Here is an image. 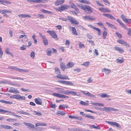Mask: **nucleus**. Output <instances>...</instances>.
I'll use <instances>...</instances> for the list:
<instances>
[{"label": "nucleus", "mask_w": 131, "mask_h": 131, "mask_svg": "<svg viewBox=\"0 0 131 131\" xmlns=\"http://www.w3.org/2000/svg\"><path fill=\"white\" fill-rule=\"evenodd\" d=\"M81 92L83 94H84L88 96L92 97H95V95L91 94L90 93L88 92L87 91H81Z\"/></svg>", "instance_id": "nucleus-14"}, {"label": "nucleus", "mask_w": 131, "mask_h": 131, "mask_svg": "<svg viewBox=\"0 0 131 131\" xmlns=\"http://www.w3.org/2000/svg\"><path fill=\"white\" fill-rule=\"evenodd\" d=\"M106 122L113 126H115L119 128L121 127L120 125L116 122L107 121H106Z\"/></svg>", "instance_id": "nucleus-8"}, {"label": "nucleus", "mask_w": 131, "mask_h": 131, "mask_svg": "<svg viewBox=\"0 0 131 131\" xmlns=\"http://www.w3.org/2000/svg\"><path fill=\"white\" fill-rule=\"evenodd\" d=\"M106 23L107 25L110 27L111 28H115L116 29H117L113 25L108 22H106Z\"/></svg>", "instance_id": "nucleus-41"}, {"label": "nucleus", "mask_w": 131, "mask_h": 131, "mask_svg": "<svg viewBox=\"0 0 131 131\" xmlns=\"http://www.w3.org/2000/svg\"><path fill=\"white\" fill-rule=\"evenodd\" d=\"M121 17L122 20L125 23L127 22V19L126 18V17L125 16L123 15H121Z\"/></svg>", "instance_id": "nucleus-40"}, {"label": "nucleus", "mask_w": 131, "mask_h": 131, "mask_svg": "<svg viewBox=\"0 0 131 131\" xmlns=\"http://www.w3.org/2000/svg\"><path fill=\"white\" fill-rule=\"evenodd\" d=\"M111 108V107H104V108L102 109V110L106 112H110Z\"/></svg>", "instance_id": "nucleus-24"}, {"label": "nucleus", "mask_w": 131, "mask_h": 131, "mask_svg": "<svg viewBox=\"0 0 131 131\" xmlns=\"http://www.w3.org/2000/svg\"><path fill=\"white\" fill-rule=\"evenodd\" d=\"M35 52L34 51H32L30 54V56L32 59H34L35 57Z\"/></svg>", "instance_id": "nucleus-47"}, {"label": "nucleus", "mask_w": 131, "mask_h": 131, "mask_svg": "<svg viewBox=\"0 0 131 131\" xmlns=\"http://www.w3.org/2000/svg\"><path fill=\"white\" fill-rule=\"evenodd\" d=\"M99 95H100L101 97H102L108 98L110 97V96L109 95L106 94H99Z\"/></svg>", "instance_id": "nucleus-35"}, {"label": "nucleus", "mask_w": 131, "mask_h": 131, "mask_svg": "<svg viewBox=\"0 0 131 131\" xmlns=\"http://www.w3.org/2000/svg\"><path fill=\"white\" fill-rule=\"evenodd\" d=\"M45 16L44 15L40 14H38L37 15V17L38 18L42 19L44 18Z\"/></svg>", "instance_id": "nucleus-48"}, {"label": "nucleus", "mask_w": 131, "mask_h": 131, "mask_svg": "<svg viewBox=\"0 0 131 131\" xmlns=\"http://www.w3.org/2000/svg\"><path fill=\"white\" fill-rule=\"evenodd\" d=\"M8 78H11L13 79H20L22 80H23V79H22L21 78L18 77H14L12 76H9Z\"/></svg>", "instance_id": "nucleus-45"}, {"label": "nucleus", "mask_w": 131, "mask_h": 131, "mask_svg": "<svg viewBox=\"0 0 131 131\" xmlns=\"http://www.w3.org/2000/svg\"><path fill=\"white\" fill-rule=\"evenodd\" d=\"M84 20H95V19L93 17L90 16H86L83 17Z\"/></svg>", "instance_id": "nucleus-13"}, {"label": "nucleus", "mask_w": 131, "mask_h": 131, "mask_svg": "<svg viewBox=\"0 0 131 131\" xmlns=\"http://www.w3.org/2000/svg\"><path fill=\"white\" fill-rule=\"evenodd\" d=\"M64 108V105H60L59 107V109L63 110V108Z\"/></svg>", "instance_id": "nucleus-64"}, {"label": "nucleus", "mask_w": 131, "mask_h": 131, "mask_svg": "<svg viewBox=\"0 0 131 131\" xmlns=\"http://www.w3.org/2000/svg\"><path fill=\"white\" fill-rule=\"evenodd\" d=\"M55 72H57V73H59L60 74H61L60 71L59 69H58L57 68H55Z\"/></svg>", "instance_id": "nucleus-62"}, {"label": "nucleus", "mask_w": 131, "mask_h": 131, "mask_svg": "<svg viewBox=\"0 0 131 131\" xmlns=\"http://www.w3.org/2000/svg\"><path fill=\"white\" fill-rule=\"evenodd\" d=\"M6 120L9 121V122H13L15 120L16 121L17 119H14L12 118H8L6 119Z\"/></svg>", "instance_id": "nucleus-49"}, {"label": "nucleus", "mask_w": 131, "mask_h": 131, "mask_svg": "<svg viewBox=\"0 0 131 131\" xmlns=\"http://www.w3.org/2000/svg\"><path fill=\"white\" fill-rule=\"evenodd\" d=\"M95 30L98 31V35L99 36H100L101 33L100 30L99 28H97Z\"/></svg>", "instance_id": "nucleus-60"}, {"label": "nucleus", "mask_w": 131, "mask_h": 131, "mask_svg": "<svg viewBox=\"0 0 131 131\" xmlns=\"http://www.w3.org/2000/svg\"><path fill=\"white\" fill-rule=\"evenodd\" d=\"M9 49L7 48H6L5 49V52L7 54H8L10 55L12 57H13V55L12 53L9 51Z\"/></svg>", "instance_id": "nucleus-38"}, {"label": "nucleus", "mask_w": 131, "mask_h": 131, "mask_svg": "<svg viewBox=\"0 0 131 131\" xmlns=\"http://www.w3.org/2000/svg\"><path fill=\"white\" fill-rule=\"evenodd\" d=\"M78 1L81 3L86 4H90V2L87 0H78Z\"/></svg>", "instance_id": "nucleus-28"}, {"label": "nucleus", "mask_w": 131, "mask_h": 131, "mask_svg": "<svg viewBox=\"0 0 131 131\" xmlns=\"http://www.w3.org/2000/svg\"><path fill=\"white\" fill-rule=\"evenodd\" d=\"M124 29H125L126 30H128V32L127 33L128 35H129L130 36L131 34V28H127L126 26V28H124Z\"/></svg>", "instance_id": "nucleus-36"}, {"label": "nucleus", "mask_w": 131, "mask_h": 131, "mask_svg": "<svg viewBox=\"0 0 131 131\" xmlns=\"http://www.w3.org/2000/svg\"><path fill=\"white\" fill-rule=\"evenodd\" d=\"M74 65V63L72 62H68L67 64V69H69L72 67Z\"/></svg>", "instance_id": "nucleus-21"}, {"label": "nucleus", "mask_w": 131, "mask_h": 131, "mask_svg": "<svg viewBox=\"0 0 131 131\" xmlns=\"http://www.w3.org/2000/svg\"><path fill=\"white\" fill-rule=\"evenodd\" d=\"M89 127L91 128H95V129H100V127H98L97 126H96L94 125H91Z\"/></svg>", "instance_id": "nucleus-39"}, {"label": "nucleus", "mask_w": 131, "mask_h": 131, "mask_svg": "<svg viewBox=\"0 0 131 131\" xmlns=\"http://www.w3.org/2000/svg\"><path fill=\"white\" fill-rule=\"evenodd\" d=\"M67 85H73V84L72 82L69 81H66L65 84Z\"/></svg>", "instance_id": "nucleus-51"}, {"label": "nucleus", "mask_w": 131, "mask_h": 131, "mask_svg": "<svg viewBox=\"0 0 131 131\" xmlns=\"http://www.w3.org/2000/svg\"><path fill=\"white\" fill-rule=\"evenodd\" d=\"M52 95L57 97L60 98H68V96L65 95H64L56 93H53L52 94Z\"/></svg>", "instance_id": "nucleus-11"}, {"label": "nucleus", "mask_w": 131, "mask_h": 131, "mask_svg": "<svg viewBox=\"0 0 131 131\" xmlns=\"http://www.w3.org/2000/svg\"><path fill=\"white\" fill-rule=\"evenodd\" d=\"M67 17L71 24L75 25L79 24V23L76 20H75L73 17L70 16H67Z\"/></svg>", "instance_id": "nucleus-5"}, {"label": "nucleus", "mask_w": 131, "mask_h": 131, "mask_svg": "<svg viewBox=\"0 0 131 131\" xmlns=\"http://www.w3.org/2000/svg\"><path fill=\"white\" fill-rule=\"evenodd\" d=\"M69 4L70 5L72 8L74 9L77 12L79 13V9L77 7L74 3H72L71 1H70L69 2Z\"/></svg>", "instance_id": "nucleus-10"}, {"label": "nucleus", "mask_w": 131, "mask_h": 131, "mask_svg": "<svg viewBox=\"0 0 131 131\" xmlns=\"http://www.w3.org/2000/svg\"><path fill=\"white\" fill-rule=\"evenodd\" d=\"M77 5L84 10H87L88 11L90 12V13L93 12V9L90 6L87 5H83L81 4H78Z\"/></svg>", "instance_id": "nucleus-1"}, {"label": "nucleus", "mask_w": 131, "mask_h": 131, "mask_svg": "<svg viewBox=\"0 0 131 131\" xmlns=\"http://www.w3.org/2000/svg\"><path fill=\"white\" fill-rule=\"evenodd\" d=\"M71 119H78L79 118V117L74 116H72L71 115H69L68 116Z\"/></svg>", "instance_id": "nucleus-50"}, {"label": "nucleus", "mask_w": 131, "mask_h": 131, "mask_svg": "<svg viewBox=\"0 0 131 131\" xmlns=\"http://www.w3.org/2000/svg\"><path fill=\"white\" fill-rule=\"evenodd\" d=\"M50 107L52 108H54L56 107V105L55 104H53L52 102H51L50 103Z\"/></svg>", "instance_id": "nucleus-56"}, {"label": "nucleus", "mask_w": 131, "mask_h": 131, "mask_svg": "<svg viewBox=\"0 0 131 131\" xmlns=\"http://www.w3.org/2000/svg\"><path fill=\"white\" fill-rule=\"evenodd\" d=\"M90 64V62L89 61L85 62L83 63L82 65L86 67H88Z\"/></svg>", "instance_id": "nucleus-42"}, {"label": "nucleus", "mask_w": 131, "mask_h": 131, "mask_svg": "<svg viewBox=\"0 0 131 131\" xmlns=\"http://www.w3.org/2000/svg\"><path fill=\"white\" fill-rule=\"evenodd\" d=\"M9 68L10 69H13L16 71L20 72L26 73L28 72H29V71L28 70H24L22 69H20L19 68H17L16 67L10 66L9 67Z\"/></svg>", "instance_id": "nucleus-3"}, {"label": "nucleus", "mask_w": 131, "mask_h": 131, "mask_svg": "<svg viewBox=\"0 0 131 131\" xmlns=\"http://www.w3.org/2000/svg\"><path fill=\"white\" fill-rule=\"evenodd\" d=\"M80 104L84 105H88L89 104L88 103L84 102L82 101H81Z\"/></svg>", "instance_id": "nucleus-52"}, {"label": "nucleus", "mask_w": 131, "mask_h": 131, "mask_svg": "<svg viewBox=\"0 0 131 131\" xmlns=\"http://www.w3.org/2000/svg\"><path fill=\"white\" fill-rule=\"evenodd\" d=\"M13 128V127L10 126L6 125H5V129H12Z\"/></svg>", "instance_id": "nucleus-63"}, {"label": "nucleus", "mask_w": 131, "mask_h": 131, "mask_svg": "<svg viewBox=\"0 0 131 131\" xmlns=\"http://www.w3.org/2000/svg\"><path fill=\"white\" fill-rule=\"evenodd\" d=\"M72 34L74 35H78V34L77 31V30L75 28V27H72Z\"/></svg>", "instance_id": "nucleus-27"}, {"label": "nucleus", "mask_w": 131, "mask_h": 131, "mask_svg": "<svg viewBox=\"0 0 131 131\" xmlns=\"http://www.w3.org/2000/svg\"><path fill=\"white\" fill-rule=\"evenodd\" d=\"M79 47L80 48H82L83 47H85L84 45V44H82L80 42H79Z\"/></svg>", "instance_id": "nucleus-53"}, {"label": "nucleus", "mask_w": 131, "mask_h": 131, "mask_svg": "<svg viewBox=\"0 0 131 131\" xmlns=\"http://www.w3.org/2000/svg\"><path fill=\"white\" fill-rule=\"evenodd\" d=\"M10 98H14L17 100H25V97L24 96H21L19 94L13 95L10 97Z\"/></svg>", "instance_id": "nucleus-2"}, {"label": "nucleus", "mask_w": 131, "mask_h": 131, "mask_svg": "<svg viewBox=\"0 0 131 131\" xmlns=\"http://www.w3.org/2000/svg\"><path fill=\"white\" fill-rule=\"evenodd\" d=\"M24 37V38L27 39L28 40V38L27 36L26 35H20L19 37V39H21Z\"/></svg>", "instance_id": "nucleus-44"}, {"label": "nucleus", "mask_w": 131, "mask_h": 131, "mask_svg": "<svg viewBox=\"0 0 131 131\" xmlns=\"http://www.w3.org/2000/svg\"><path fill=\"white\" fill-rule=\"evenodd\" d=\"M117 21L120 24L122 27L124 28H126V25L123 23L119 19H117Z\"/></svg>", "instance_id": "nucleus-34"}, {"label": "nucleus", "mask_w": 131, "mask_h": 131, "mask_svg": "<svg viewBox=\"0 0 131 131\" xmlns=\"http://www.w3.org/2000/svg\"><path fill=\"white\" fill-rule=\"evenodd\" d=\"M23 123L25 125L31 128H34L35 127L34 125L32 123L26 122H24Z\"/></svg>", "instance_id": "nucleus-23"}, {"label": "nucleus", "mask_w": 131, "mask_h": 131, "mask_svg": "<svg viewBox=\"0 0 131 131\" xmlns=\"http://www.w3.org/2000/svg\"><path fill=\"white\" fill-rule=\"evenodd\" d=\"M64 0H57L55 2V4L56 6H58L64 3Z\"/></svg>", "instance_id": "nucleus-20"}, {"label": "nucleus", "mask_w": 131, "mask_h": 131, "mask_svg": "<svg viewBox=\"0 0 131 131\" xmlns=\"http://www.w3.org/2000/svg\"><path fill=\"white\" fill-rule=\"evenodd\" d=\"M35 103L37 104L41 105L42 104L41 99L39 98H35Z\"/></svg>", "instance_id": "nucleus-17"}, {"label": "nucleus", "mask_w": 131, "mask_h": 131, "mask_svg": "<svg viewBox=\"0 0 131 131\" xmlns=\"http://www.w3.org/2000/svg\"><path fill=\"white\" fill-rule=\"evenodd\" d=\"M60 66L61 69L63 71H64L65 69H67V66L66 65L65 66V64L63 62H61L60 63Z\"/></svg>", "instance_id": "nucleus-22"}, {"label": "nucleus", "mask_w": 131, "mask_h": 131, "mask_svg": "<svg viewBox=\"0 0 131 131\" xmlns=\"http://www.w3.org/2000/svg\"><path fill=\"white\" fill-rule=\"evenodd\" d=\"M95 2L97 3V4L98 5L100 6H101L103 7L104 5L101 3L99 1H95Z\"/></svg>", "instance_id": "nucleus-59"}, {"label": "nucleus", "mask_w": 131, "mask_h": 131, "mask_svg": "<svg viewBox=\"0 0 131 131\" xmlns=\"http://www.w3.org/2000/svg\"><path fill=\"white\" fill-rule=\"evenodd\" d=\"M117 42L118 43L124 45L127 47H129L130 45L126 42L125 41L123 40H118Z\"/></svg>", "instance_id": "nucleus-9"}, {"label": "nucleus", "mask_w": 131, "mask_h": 131, "mask_svg": "<svg viewBox=\"0 0 131 131\" xmlns=\"http://www.w3.org/2000/svg\"><path fill=\"white\" fill-rule=\"evenodd\" d=\"M43 41L44 45H47L48 44V41L45 36H42Z\"/></svg>", "instance_id": "nucleus-30"}, {"label": "nucleus", "mask_w": 131, "mask_h": 131, "mask_svg": "<svg viewBox=\"0 0 131 131\" xmlns=\"http://www.w3.org/2000/svg\"><path fill=\"white\" fill-rule=\"evenodd\" d=\"M3 52L2 50V49L0 46V58H1L3 54Z\"/></svg>", "instance_id": "nucleus-57"}, {"label": "nucleus", "mask_w": 131, "mask_h": 131, "mask_svg": "<svg viewBox=\"0 0 131 131\" xmlns=\"http://www.w3.org/2000/svg\"><path fill=\"white\" fill-rule=\"evenodd\" d=\"M33 114L35 115H37L38 116H41L42 114L39 112L34 111H32Z\"/></svg>", "instance_id": "nucleus-29"}, {"label": "nucleus", "mask_w": 131, "mask_h": 131, "mask_svg": "<svg viewBox=\"0 0 131 131\" xmlns=\"http://www.w3.org/2000/svg\"><path fill=\"white\" fill-rule=\"evenodd\" d=\"M85 116L86 117L92 119H95V117H94L93 116L90 115H85Z\"/></svg>", "instance_id": "nucleus-37"}, {"label": "nucleus", "mask_w": 131, "mask_h": 131, "mask_svg": "<svg viewBox=\"0 0 131 131\" xmlns=\"http://www.w3.org/2000/svg\"><path fill=\"white\" fill-rule=\"evenodd\" d=\"M36 127L38 126H47V124L42 123H38L35 124Z\"/></svg>", "instance_id": "nucleus-31"}, {"label": "nucleus", "mask_w": 131, "mask_h": 131, "mask_svg": "<svg viewBox=\"0 0 131 131\" xmlns=\"http://www.w3.org/2000/svg\"><path fill=\"white\" fill-rule=\"evenodd\" d=\"M46 53L48 56H50L51 55L52 52L50 49H48L46 50Z\"/></svg>", "instance_id": "nucleus-46"}, {"label": "nucleus", "mask_w": 131, "mask_h": 131, "mask_svg": "<svg viewBox=\"0 0 131 131\" xmlns=\"http://www.w3.org/2000/svg\"><path fill=\"white\" fill-rule=\"evenodd\" d=\"M0 2L3 5H10L12 3L6 0H0Z\"/></svg>", "instance_id": "nucleus-15"}, {"label": "nucleus", "mask_w": 131, "mask_h": 131, "mask_svg": "<svg viewBox=\"0 0 131 131\" xmlns=\"http://www.w3.org/2000/svg\"><path fill=\"white\" fill-rule=\"evenodd\" d=\"M107 34V32L105 30L103 31V38L104 39H105Z\"/></svg>", "instance_id": "nucleus-43"}, {"label": "nucleus", "mask_w": 131, "mask_h": 131, "mask_svg": "<svg viewBox=\"0 0 131 131\" xmlns=\"http://www.w3.org/2000/svg\"><path fill=\"white\" fill-rule=\"evenodd\" d=\"M99 10L101 12L103 13H109L110 12V10L107 8L100 7L99 8Z\"/></svg>", "instance_id": "nucleus-12"}, {"label": "nucleus", "mask_w": 131, "mask_h": 131, "mask_svg": "<svg viewBox=\"0 0 131 131\" xmlns=\"http://www.w3.org/2000/svg\"><path fill=\"white\" fill-rule=\"evenodd\" d=\"M47 32L54 39H58L57 38L58 37L57 35L56 34V33L54 31L49 30L47 31Z\"/></svg>", "instance_id": "nucleus-4"}, {"label": "nucleus", "mask_w": 131, "mask_h": 131, "mask_svg": "<svg viewBox=\"0 0 131 131\" xmlns=\"http://www.w3.org/2000/svg\"><path fill=\"white\" fill-rule=\"evenodd\" d=\"M56 113L57 115H60L62 116L64 115L65 114V113L63 111H58Z\"/></svg>", "instance_id": "nucleus-33"}, {"label": "nucleus", "mask_w": 131, "mask_h": 131, "mask_svg": "<svg viewBox=\"0 0 131 131\" xmlns=\"http://www.w3.org/2000/svg\"><path fill=\"white\" fill-rule=\"evenodd\" d=\"M56 77L58 78L63 80H69V78L67 75H61L58 74L56 75Z\"/></svg>", "instance_id": "nucleus-6"}, {"label": "nucleus", "mask_w": 131, "mask_h": 131, "mask_svg": "<svg viewBox=\"0 0 131 131\" xmlns=\"http://www.w3.org/2000/svg\"><path fill=\"white\" fill-rule=\"evenodd\" d=\"M103 15L104 16H105L107 18H110L111 19H114V20L116 19L115 18L112 16V15L110 14H103Z\"/></svg>", "instance_id": "nucleus-18"}, {"label": "nucleus", "mask_w": 131, "mask_h": 131, "mask_svg": "<svg viewBox=\"0 0 131 131\" xmlns=\"http://www.w3.org/2000/svg\"><path fill=\"white\" fill-rule=\"evenodd\" d=\"M102 70V72H105L106 74H108L111 72L110 70L106 68L103 69Z\"/></svg>", "instance_id": "nucleus-26"}, {"label": "nucleus", "mask_w": 131, "mask_h": 131, "mask_svg": "<svg viewBox=\"0 0 131 131\" xmlns=\"http://www.w3.org/2000/svg\"><path fill=\"white\" fill-rule=\"evenodd\" d=\"M59 8L60 10L62 11L66 10L67 9V6L66 5L62 6L59 7Z\"/></svg>", "instance_id": "nucleus-32"}, {"label": "nucleus", "mask_w": 131, "mask_h": 131, "mask_svg": "<svg viewBox=\"0 0 131 131\" xmlns=\"http://www.w3.org/2000/svg\"><path fill=\"white\" fill-rule=\"evenodd\" d=\"M59 19H60L61 20H62L63 21H67V19L66 18H64L62 17H61L60 18H59Z\"/></svg>", "instance_id": "nucleus-61"}, {"label": "nucleus", "mask_w": 131, "mask_h": 131, "mask_svg": "<svg viewBox=\"0 0 131 131\" xmlns=\"http://www.w3.org/2000/svg\"><path fill=\"white\" fill-rule=\"evenodd\" d=\"M49 0H34V3H44L45 2L48 1Z\"/></svg>", "instance_id": "nucleus-25"}, {"label": "nucleus", "mask_w": 131, "mask_h": 131, "mask_svg": "<svg viewBox=\"0 0 131 131\" xmlns=\"http://www.w3.org/2000/svg\"><path fill=\"white\" fill-rule=\"evenodd\" d=\"M78 27L81 29L83 30H86V29L85 28L81 25H79L78 26Z\"/></svg>", "instance_id": "nucleus-55"}, {"label": "nucleus", "mask_w": 131, "mask_h": 131, "mask_svg": "<svg viewBox=\"0 0 131 131\" xmlns=\"http://www.w3.org/2000/svg\"><path fill=\"white\" fill-rule=\"evenodd\" d=\"M64 93V94H70L73 96H74V95H75L76 94L75 92L69 90L66 91Z\"/></svg>", "instance_id": "nucleus-16"}, {"label": "nucleus", "mask_w": 131, "mask_h": 131, "mask_svg": "<svg viewBox=\"0 0 131 131\" xmlns=\"http://www.w3.org/2000/svg\"><path fill=\"white\" fill-rule=\"evenodd\" d=\"M27 46L24 45H22V46L20 47V49L22 50H24L26 49Z\"/></svg>", "instance_id": "nucleus-54"}, {"label": "nucleus", "mask_w": 131, "mask_h": 131, "mask_svg": "<svg viewBox=\"0 0 131 131\" xmlns=\"http://www.w3.org/2000/svg\"><path fill=\"white\" fill-rule=\"evenodd\" d=\"M114 49L116 50L121 53H123L124 51V50L121 47H115Z\"/></svg>", "instance_id": "nucleus-19"}, {"label": "nucleus", "mask_w": 131, "mask_h": 131, "mask_svg": "<svg viewBox=\"0 0 131 131\" xmlns=\"http://www.w3.org/2000/svg\"><path fill=\"white\" fill-rule=\"evenodd\" d=\"M117 63H122L124 61V59H117Z\"/></svg>", "instance_id": "nucleus-58"}, {"label": "nucleus", "mask_w": 131, "mask_h": 131, "mask_svg": "<svg viewBox=\"0 0 131 131\" xmlns=\"http://www.w3.org/2000/svg\"><path fill=\"white\" fill-rule=\"evenodd\" d=\"M8 92L15 94H18L19 93V92L18 90L13 87H10L9 89Z\"/></svg>", "instance_id": "nucleus-7"}]
</instances>
